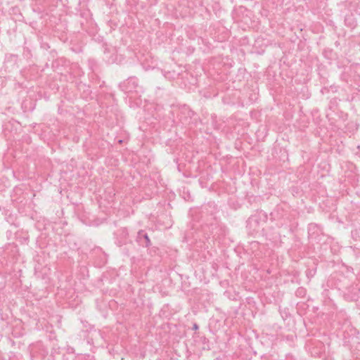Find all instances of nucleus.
<instances>
[{"label": "nucleus", "mask_w": 360, "mask_h": 360, "mask_svg": "<svg viewBox=\"0 0 360 360\" xmlns=\"http://www.w3.org/2000/svg\"><path fill=\"white\" fill-rule=\"evenodd\" d=\"M126 85L129 91H138L136 89L138 88V79L136 77L129 78L127 81Z\"/></svg>", "instance_id": "1"}, {"label": "nucleus", "mask_w": 360, "mask_h": 360, "mask_svg": "<svg viewBox=\"0 0 360 360\" xmlns=\"http://www.w3.org/2000/svg\"><path fill=\"white\" fill-rule=\"evenodd\" d=\"M145 238H146V239L148 241L149 240L148 237V236H147V235H145Z\"/></svg>", "instance_id": "2"}, {"label": "nucleus", "mask_w": 360, "mask_h": 360, "mask_svg": "<svg viewBox=\"0 0 360 360\" xmlns=\"http://www.w3.org/2000/svg\"><path fill=\"white\" fill-rule=\"evenodd\" d=\"M198 328V326H197L196 324H195V325H194V328H195V329H197Z\"/></svg>", "instance_id": "3"}, {"label": "nucleus", "mask_w": 360, "mask_h": 360, "mask_svg": "<svg viewBox=\"0 0 360 360\" xmlns=\"http://www.w3.org/2000/svg\"><path fill=\"white\" fill-rule=\"evenodd\" d=\"M303 291V289H300L298 290V292H302Z\"/></svg>", "instance_id": "4"}]
</instances>
